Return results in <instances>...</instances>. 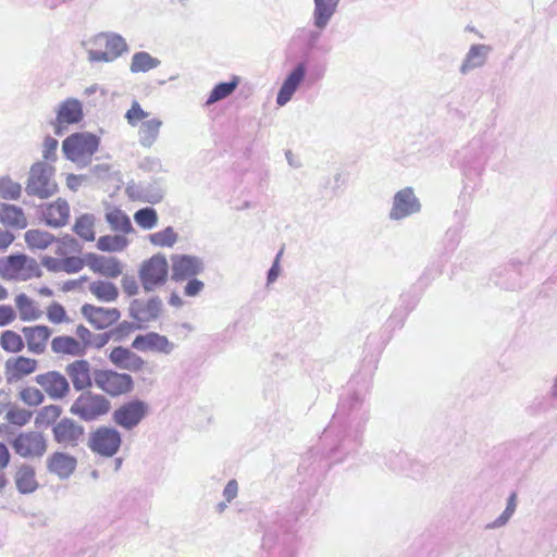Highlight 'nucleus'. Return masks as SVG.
<instances>
[{
	"instance_id": "1a4fd4ad",
	"label": "nucleus",
	"mask_w": 557,
	"mask_h": 557,
	"mask_svg": "<svg viewBox=\"0 0 557 557\" xmlns=\"http://www.w3.org/2000/svg\"><path fill=\"white\" fill-rule=\"evenodd\" d=\"M122 444L121 433L110 426H100L90 434L88 446L92 453L106 458L114 456Z\"/></svg>"
},
{
	"instance_id": "c85d7f7f",
	"label": "nucleus",
	"mask_w": 557,
	"mask_h": 557,
	"mask_svg": "<svg viewBox=\"0 0 557 557\" xmlns=\"http://www.w3.org/2000/svg\"><path fill=\"white\" fill-rule=\"evenodd\" d=\"M45 221L48 225L53 227L63 226L66 224L70 216V206L63 199L48 205L42 211Z\"/></svg>"
},
{
	"instance_id": "6e6552de",
	"label": "nucleus",
	"mask_w": 557,
	"mask_h": 557,
	"mask_svg": "<svg viewBox=\"0 0 557 557\" xmlns=\"http://www.w3.org/2000/svg\"><path fill=\"white\" fill-rule=\"evenodd\" d=\"M422 209L420 199L412 187L407 186L395 193L388 218L392 221H401L411 215L418 214Z\"/></svg>"
},
{
	"instance_id": "f03ea898",
	"label": "nucleus",
	"mask_w": 557,
	"mask_h": 557,
	"mask_svg": "<svg viewBox=\"0 0 557 557\" xmlns=\"http://www.w3.org/2000/svg\"><path fill=\"white\" fill-rule=\"evenodd\" d=\"M125 120L129 126L138 128L137 138L141 147L151 148L157 143L163 122L157 116H151L138 101H133L125 113Z\"/></svg>"
},
{
	"instance_id": "20e7f679",
	"label": "nucleus",
	"mask_w": 557,
	"mask_h": 557,
	"mask_svg": "<svg viewBox=\"0 0 557 557\" xmlns=\"http://www.w3.org/2000/svg\"><path fill=\"white\" fill-rule=\"evenodd\" d=\"M53 175L54 169L51 165L44 162L33 164L26 183V193L40 199L49 198L58 189Z\"/></svg>"
},
{
	"instance_id": "8fccbe9b",
	"label": "nucleus",
	"mask_w": 557,
	"mask_h": 557,
	"mask_svg": "<svg viewBox=\"0 0 557 557\" xmlns=\"http://www.w3.org/2000/svg\"><path fill=\"white\" fill-rule=\"evenodd\" d=\"M61 412V408L57 405L46 406L40 410L37 417V423L50 424L60 417Z\"/></svg>"
},
{
	"instance_id": "603ef678",
	"label": "nucleus",
	"mask_w": 557,
	"mask_h": 557,
	"mask_svg": "<svg viewBox=\"0 0 557 557\" xmlns=\"http://www.w3.org/2000/svg\"><path fill=\"white\" fill-rule=\"evenodd\" d=\"M187 283L184 286V295L187 297H197L205 288V283L198 278L191 277L186 280Z\"/></svg>"
},
{
	"instance_id": "6e6d98bb",
	"label": "nucleus",
	"mask_w": 557,
	"mask_h": 557,
	"mask_svg": "<svg viewBox=\"0 0 557 557\" xmlns=\"http://www.w3.org/2000/svg\"><path fill=\"white\" fill-rule=\"evenodd\" d=\"M41 264L50 272H62V258L46 256L41 259Z\"/></svg>"
},
{
	"instance_id": "4c0bfd02",
	"label": "nucleus",
	"mask_w": 557,
	"mask_h": 557,
	"mask_svg": "<svg viewBox=\"0 0 557 557\" xmlns=\"http://www.w3.org/2000/svg\"><path fill=\"white\" fill-rule=\"evenodd\" d=\"M25 242L30 249L44 250L54 242V237L45 231L29 230L25 233Z\"/></svg>"
},
{
	"instance_id": "c756f323",
	"label": "nucleus",
	"mask_w": 557,
	"mask_h": 557,
	"mask_svg": "<svg viewBox=\"0 0 557 557\" xmlns=\"http://www.w3.org/2000/svg\"><path fill=\"white\" fill-rule=\"evenodd\" d=\"M89 293L102 302H114L119 297V288L110 281L96 280L88 286Z\"/></svg>"
},
{
	"instance_id": "4be33fe9",
	"label": "nucleus",
	"mask_w": 557,
	"mask_h": 557,
	"mask_svg": "<svg viewBox=\"0 0 557 557\" xmlns=\"http://www.w3.org/2000/svg\"><path fill=\"white\" fill-rule=\"evenodd\" d=\"M491 52L492 47L488 45H471L459 66L460 74L467 75L476 69L483 67L487 62Z\"/></svg>"
},
{
	"instance_id": "dca6fc26",
	"label": "nucleus",
	"mask_w": 557,
	"mask_h": 557,
	"mask_svg": "<svg viewBox=\"0 0 557 557\" xmlns=\"http://www.w3.org/2000/svg\"><path fill=\"white\" fill-rule=\"evenodd\" d=\"M35 381L51 399H62L70 392L66 377L57 371L38 374Z\"/></svg>"
},
{
	"instance_id": "ea45409f",
	"label": "nucleus",
	"mask_w": 557,
	"mask_h": 557,
	"mask_svg": "<svg viewBox=\"0 0 557 557\" xmlns=\"http://www.w3.org/2000/svg\"><path fill=\"white\" fill-rule=\"evenodd\" d=\"M134 221L143 230H152L158 225L159 216L156 209L145 207L134 213Z\"/></svg>"
},
{
	"instance_id": "2eb2a0df",
	"label": "nucleus",
	"mask_w": 557,
	"mask_h": 557,
	"mask_svg": "<svg viewBox=\"0 0 557 557\" xmlns=\"http://www.w3.org/2000/svg\"><path fill=\"white\" fill-rule=\"evenodd\" d=\"M162 307V300L156 296L134 299L129 305V315L140 323H149L160 317Z\"/></svg>"
},
{
	"instance_id": "37998d69",
	"label": "nucleus",
	"mask_w": 557,
	"mask_h": 557,
	"mask_svg": "<svg viewBox=\"0 0 557 557\" xmlns=\"http://www.w3.org/2000/svg\"><path fill=\"white\" fill-rule=\"evenodd\" d=\"M22 186L10 176L0 177V197L8 200H15L21 196Z\"/></svg>"
},
{
	"instance_id": "bf43d9fd",
	"label": "nucleus",
	"mask_w": 557,
	"mask_h": 557,
	"mask_svg": "<svg viewBox=\"0 0 557 557\" xmlns=\"http://www.w3.org/2000/svg\"><path fill=\"white\" fill-rule=\"evenodd\" d=\"M112 334H113V332L92 334L88 346H91L95 348H102L104 345L108 344Z\"/></svg>"
},
{
	"instance_id": "2f4dec72",
	"label": "nucleus",
	"mask_w": 557,
	"mask_h": 557,
	"mask_svg": "<svg viewBox=\"0 0 557 557\" xmlns=\"http://www.w3.org/2000/svg\"><path fill=\"white\" fill-rule=\"evenodd\" d=\"M161 60L152 57L149 52L138 51L132 55L129 71L133 74L147 73L159 67Z\"/></svg>"
},
{
	"instance_id": "5701e85b",
	"label": "nucleus",
	"mask_w": 557,
	"mask_h": 557,
	"mask_svg": "<svg viewBox=\"0 0 557 557\" xmlns=\"http://www.w3.org/2000/svg\"><path fill=\"white\" fill-rule=\"evenodd\" d=\"M306 75V67L304 64H298L285 78L281 89L277 92L276 103L281 107L290 101L295 91L302 83Z\"/></svg>"
},
{
	"instance_id": "c03bdc74",
	"label": "nucleus",
	"mask_w": 557,
	"mask_h": 557,
	"mask_svg": "<svg viewBox=\"0 0 557 557\" xmlns=\"http://www.w3.org/2000/svg\"><path fill=\"white\" fill-rule=\"evenodd\" d=\"M238 85V78L235 77L232 82L227 83H220L218 84L209 95V98L207 100V104H212L216 101H220L222 99H225L228 97L237 87Z\"/></svg>"
},
{
	"instance_id": "79ce46f5",
	"label": "nucleus",
	"mask_w": 557,
	"mask_h": 557,
	"mask_svg": "<svg viewBox=\"0 0 557 557\" xmlns=\"http://www.w3.org/2000/svg\"><path fill=\"white\" fill-rule=\"evenodd\" d=\"M79 251L81 246L72 236H64L55 242L54 253L60 258H66Z\"/></svg>"
},
{
	"instance_id": "ddd939ff",
	"label": "nucleus",
	"mask_w": 557,
	"mask_h": 557,
	"mask_svg": "<svg viewBox=\"0 0 557 557\" xmlns=\"http://www.w3.org/2000/svg\"><path fill=\"white\" fill-rule=\"evenodd\" d=\"M132 347L141 352L171 355L176 348V345L165 335L157 332H148L137 335L133 339Z\"/></svg>"
},
{
	"instance_id": "7c9ffc66",
	"label": "nucleus",
	"mask_w": 557,
	"mask_h": 557,
	"mask_svg": "<svg viewBox=\"0 0 557 557\" xmlns=\"http://www.w3.org/2000/svg\"><path fill=\"white\" fill-rule=\"evenodd\" d=\"M0 222L9 227L25 228L27 225L26 216L20 207L14 205H0Z\"/></svg>"
},
{
	"instance_id": "0eeeda50",
	"label": "nucleus",
	"mask_w": 557,
	"mask_h": 557,
	"mask_svg": "<svg viewBox=\"0 0 557 557\" xmlns=\"http://www.w3.org/2000/svg\"><path fill=\"white\" fill-rule=\"evenodd\" d=\"M95 385L112 397L129 393L134 387L129 374L113 370H96L92 374Z\"/></svg>"
},
{
	"instance_id": "0e129e2a",
	"label": "nucleus",
	"mask_w": 557,
	"mask_h": 557,
	"mask_svg": "<svg viewBox=\"0 0 557 557\" xmlns=\"http://www.w3.org/2000/svg\"><path fill=\"white\" fill-rule=\"evenodd\" d=\"M10 458H11V455H10L8 447L3 443L0 442V470L8 467L9 462H10Z\"/></svg>"
},
{
	"instance_id": "a211bd4d",
	"label": "nucleus",
	"mask_w": 557,
	"mask_h": 557,
	"mask_svg": "<svg viewBox=\"0 0 557 557\" xmlns=\"http://www.w3.org/2000/svg\"><path fill=\"white\" fill-rule=\"evenodd\" d=\"M86 265L92 272L109 278H116L123 272V265L115 257L87 253Z\"/></svg>"
},
{
	"instance_id": "e433bc0d",
	"label": "nucleus",
	"mask_w": 557,
	"mask_h": 557,
	"mask_svg": "<svg viewBox=\"0 0 557 557\" xmlns=\"http://www.w3.org/2000/svg\"><path fill=\"white\" fill-rule=\"evenodd\" d=\"M129 244L125 235H104L99 237L97 248L102 251L117 252L123 251Z\"/></svg>"
},
{
	"instance_id": "412c9836",
	"label": "nucleus",
	"mask_w": 557,
	"mask_h": 557,
	"mask_svg": "<svg viewBox=\"0 0 557 557\" xmlns=\"http://www.w3.org/2000/svg\"><path fill=\"white\" fill-rule=\"evenodd\" d=\"M46 463L50 473L60 480H66L74 473L77 459L67 453L55 451L47 458Z\"/></svg>"
},
{
	"instance_id": "de8ad7c7",
	"label": "nucleus",
	"mask_w": 557,
	"mask_h": 557,
	"mask_svg": "<svg viewBox=\"0 0 557 557\" xmlns=\"http://www.w3.org/2000/svg\"><path fill=\"white\" fill-rule=\"evenodd\" d=\"M5 418L10 423L23 426L30 420L32 412L26 409L14 408L7 412Z\"/></svg>"
},
{
	"instance_id": "9b49d317",
	"label": "nucleus",
	"mask_w": 557,
	"mask_h": 557,
	"mask_svg": "<svg viewBox=\"0 0 557 557\" xmlns=\"http://www.w3.org/2000/svg\"><path fill=\"white\" fill-rule=\"evenodd\" d=\"M13 449L23 458L41 457L47 450V441L40 432L21 433L12 443Z\"/></svg>"
},
{
	"instance_id": "338daca9",
	"label": "nucleus",
	"mask_w": 557,
	"mask_h": 557,
	"mask_svg": "<svg viewBox=\"0 0 557 557\" xmlns=\"http://www.w3.org/2000/svg\"><path fill=\"white\" fill-rule=\"evenodd\" d=\"M83 180H84L83 176L71 174L66 178V185L72 190H76L81 186Z\"/></svg>"
},
{
	"instance_id": "bb28decb",
	"label": "nucleus",
	"mask_w": 557,
	"mask_h": 557,
	"mask_svg": "<svg viewBox=\"0 0 557 557\" xmlns=\"http://www.w3.org/2000/svg\"><path fill=\"white\" fill-rule=\"evenodd\" d=\"M22 332L26 339L27 348L30 352L42 354L45 351L48 338L51 335V331L48 326H25L23 327Z\"/></svg>"
},
{
	"instance_id": "864d4df0",
	"label": "nucleus",
	"mask_w": 557,
	"mask_h": 557,
	"mask_svg": "<svg viewBox=\"0 0 557 557\" xmlns=\"http://www.w3.org/2000/svg\"><path fill=\"white\" fill-rule=\"evenodd\" d=\"M121 285L123 292L129 297L137 295L139 292L138 283L134 276L124 275L121 280Z\"/></svg>"
},
{
	"instance_id": "f257e3e1",
	"label": "nucleus",
	"mask_w": 557,
	"mask_h": 557,
	"mask_svg": "<svg viewBox=\"0 0 557 557\" xmlns=\"http://www.w3.org/2000/svg\"><path fill=\"white\" fill-rule=\"evenodd\" d=\"M90 63H111L128 51V45L120 34L107 32L89 36L81 41Z\"/></svg>"
},
{
	"instance_id": "b1692460",
	"label": "nucleus",
	"mask_w": 557,
	"mask_h": 557,
	"mask_svg": "<svg viewBox=\"0 0 557 557\" xmlns=\"http://www.w3.org/2000/svg\"><path fill=\"white\" fill-rule=\"evenodd\" d=\"M109 359L117 368L134 372L140 371L145 366V361L140 356L122 346L112 349Z\"/></svg>"
},
{
	"instance_id": "72a5a7b5",
	"label": "nucleus",
	"mask_w": 557,
	"mask_h": 557,
	"mask_svg": "<svg viewBox=\"0 0 557 557\" xmlns=\"http://www.w3.org/2000/svg\"><path fill=\"white\" fill-rule=\"evenodd\" d=\"M15 306L22 321H34L41 317V311L37 304L25 294H20L15 297Z\"/></svg>"
},
{
	"instance_id": "58836bf2",
	"label": "nucleus",
	"mask_w": 557,
	"mask_h": 557,
	"mask_svg": "<svg viewBox=\"0 0 557 557\" xmlns=\"http://www.w3.org/2000/svg\"><path fill=\"white\" fill-rule=\"evenodd\" d=\"M148 240L156 247L171 248L177 243L178 234L172 226H168L162 231L150 234Z\"/></svg>"
},
{
	"instance_id": "cd10ccee",
	"label": "nucleus",
	"mask_w": 557,
	"mask_h": 557,
	"mask_svg": "<svg viewBox=\"0 0 557 557\" xmlns=\"http://www.w3.org/2000/svg\"><path fill=\"white\" fill-rule=\"evenodd\" d=\"M73 386L77 391L85 389L92 384L90 376V364L87 360H76L66 367Z\"/></svg>"
},
{
	"instance_id": "69168bd1",
	"label": "nucleus",
	"mask_w": 557,
	"mask_h": 557,
	"mask_svg": "<svg viewBox=\"0 0 557 557\" xmlns=\"http://www.w3.org/2000/svg\"><path fill=\"white\" fill-rule=\"evenodd\" d=\"M14 240V235L9 231H3L0 228V248H8L12 242Z\"/></svg>"
},
{
	"instance_id": "9d476101",
	"label": "nucleus",
	"mask_w": 557,
	"mask_h": 557,
	"mask_svg": "<svg viewBox=\"0 0 557 557\" xmlns=\"http://www.w3.org/2000/svg\"><path fill=\"white\" fill-rule=\"evenodd\" d=\"M149 405L139 399L127 401L116 408L112 413L113 422L126 431L138 426L148 416Z\"/></svg>"
},
{
	"instance_id": "c9c22d12",
	"label": "nucleus",
	"mask_w": 557,
	"mask_h": 557,
	"mask_svg": "<svg viewBox=\"0 0 557 557\" xmlns=\"http://www.w3.org/2000/svg\"><path fill=\"white\" fill-rule=\"evenodd\" d=\"M106 221L113 231L121 232L123 235L129 234L134 231L129 218L121 209L113 208L108 210L106 213Z\"/></svg>"
},
{
	"instance_id": "f8f14e48",
	"label": "nucleus",
	"mask_w": 557,
	"mask_h": 557,
	"mask_svg": "<svg viewBox=\"0 0 557 557\" xmlns=\"http://www.w3.org/2000/svg\"><path fill=\"white\" fill-rule=\"evenodd\" d=\"M36 270V261L25 255H15L0 259V272L10 278L25 281L29 278Z\"/></svg>"
},
{
	"instance_id": "f704fd0d",
	"label": "nucleus",
	"mask_w": 557,
	"mask_h": 557,
	"mask_svg": "<svg viewBox=\"0 0 557 557\" xmlns=\"http://www.w3.org/2000/svg\"><path fill=\"white\" fill-rule=\"evenodd\" d=\"M15 484L21 493H33L38 486L33 467L21 466L15 474Z\"/></svg>"
},
{
	"instance_id": "09e8293b",
	"label": "nucleus",
	"mask_w": 557,
	"mask_h": 557,
	"mask_svg": "<svg viewBox=\"0 0 557 557\" xmlns=\"http://www.w3.org/2000/svg\"><path fill=\"white\" fill-rule=\"evenodd\" d=\"M86 264V258L82 259L76 255L67 256L66 258H62V272L65 273H77L81 271Z\"/></svg>"
},
{
	"instance_id": "7ed1b4c3",
	"label": "nucleus",
	"mask_w": 557,
	"mask_h": 557,
	"mask_svg": "<svg viewBox=\"0 0 557 557\" xmlns=\"http://www.w3.org/2000/svg\"><path fill=\"white\" fill-rule=\"evenodd\" d=\"M99 138L90 133H75L62 144L65 157L79 166H86L97 151Z\"/></svg>"
},
{
	"instance_id": "774afa93",
	"label": "nucleus",
	"mask_w": 557,
	"mask_h": 557,
	"mask_svg": "<svg viewBox=\"0 0 557 557\" xmlns=\"http://www.w3.org/2000/svg\"><path fill=\"white\" fill-rule=\"evenodd\" d=\"M109 164H98L92 169L94 174L99 178H106L110 172Z\"/></svg>"
},
{
	"instance_id": "052dcab7",
	"label": "nucleus",
	"mask_w": 557,
	"mask_h": 557,
	"mask_svg": "<svg viewBox=\"0 0 557 557\" xmlns=\"http://www.w3.org/2000/svg\"><path fill=\"white\" fill-rule=\"evenodd\" d=\"M282 256V251H280L272 264V267L270 268L269 272H268V277H267V283L268 285L274 283L280 273H281V268H280V258Z\"/></svg>"
},
{
	"instance_id": "423d86ee",
	"label": "nucleus",
	"mask_w": 557,
	"mask_h": 557,
	"mask_svg": "<svg viewBox=\"0 0 557 557\" xmlns=\"http://www.w3.org/2000/svg\"><path fill=\"white\" fill-rule=\"evenodd\" d=\"M110 401L92 392L82 393L71 405L70 412L84 421H94L110 410Z\"/></svg>"
},
{
	"instance_id": "473e14b6",
	"label": "nucleus",
	"mask_w": 557,
	"mask_h": 557,
	"mask_svg": "<svg viewBox=\"0 0 557 557\" xmlns=\"http://www.w3.org/2000/svg\"><path fill=\"white\" fill-rule=\"evenodd\" d=\"M51 349L55 354L72 356L84 355V345L71 336H57L51 342Z\"/></svg>"
},
{
	"instance_id": "49530a36",
	"label": "nucleus",
	"mask_w": 557,
	"mask_h": 557,
	"mask_svg": "<svg viewBox=\"0 0 557 557\" xmlns=\"http://www.w3.org/2000/svg\"><path fill=\"white\" fill-rule=\"evenodd\" d=\"M20 398L28 406H38L44 401V394L36 387L29 386L20 392Z\"/></svg>"
},
{
	"instance_id": "6ab92c4d",
	"label": "nucleus",
	"mask_w": 557,
	"mask_h": 557,
	"mask_svg": "<svg viewBox=\"0 0 557 557\" xmlns=\"http://www.w3.org/2000/svg\"><path fill=\"white\" fill-rule=\"evenodd\" d=\"M55 123L58 133L62 127L79 123L84 117L83 103L76 98H66L57 108Z\"/></svg>"
},
{
	"instance_id": "4d7b16f0",
	"label": "nucleus",
	"mask_w": 557,
	"mask_h": 557,
	"mask_svg": "<svg viewBox=\"0 0 557 557\" xmlns=\"http://www.w3.org/2000/svg\"><path fill=\"white\" fill-rule=\"evenodd\" d=\"M16 318L14 309L10 306H0V326H5L12 323Z\"/></svg>"
},
{
	"instance_id": "a878e982",
	"label": "nucleus",
	"mask_w": 557,
	"mask_h": 557,
	"mask_svg": "<svg viewBox=\"0 0 557 557\" xmlns=\"http://www.w3.org/2000/svg\"><path fill=\"white\" fill-rule=\"evenodd\" d=\"M341 0H313L312 21L320 32L324 30L337 11Z\"/></svg>"
},
{
	"instance_id": "13d9d810",
	"label": "nucleus",
	"mask_w": 557,
	"mask_h": 557,
	"mask_svg": "<svg viewBox=\"0 0 557 557\" xmlns=\"http://www.w3.org/2000/svg\"><path fill=\"white\" fill-rule=\"evenodd\" d=\"M515 512L510 511L509 509H506L491 523L487 524L488 529H499L505 527L508 521L511 519Z\"/></svg>"
},
{
	"instance_id": "4468645a",
	"label": "nucleus",
	"mask_w": 557,
	"mask_h": 557,
	"mask_svg": "<svg viewBox=\"0 0 557 557\" xmlns=\"http://www.w3.org/2000/svg\"><path fill=\"white\" fill-rule=\"evenodd\" d=\"M172 262V280L182 282L201 274L205 264L201 258L191 255H173Z\"/></svg>"
},
{
	"instance_id": "393cba45",
	"label": "nucleus",
	"mask_w": 557,
	"mask_h": 557,
	"mask_svg": "<svg viewBox=\"0 0 557 557\" xmlns=\"http://www.w3.org/2000/svg\"><path fill=\"white\" fill-rule=\"evenodd\" d=\"M37 361L27 357L10 358L5 362V375L9 382H16L36 371Z\"/></svg>"
},
{
	"instance_id": "f3484780",
	"label": "nucleus",
	"mask_w": 557,
	"mask_h": 557,
	"mask_svg": "<svg viewBox=\"0 0 557 557\" xmlns=\"http://www.w3.org/2000/svg\"><path fill=\"white\" fill-rule=\"evenodd\" d=\"M82 314L99 330L111 326L121 317V312L116 308L97 307L89 304L82 307Z\"/></svg>"
},
{
	"instance_id": "3c124183",
	"label": "nucleus",
	"mask_w": 557,
	"mask_h": 557,
	"mask_svg": "<svg viewBox=\"0 0 557 557\" xmlns=\"http://www.w3.org/2000/svg\"><path fill=\"white\" fill-rule=\"evenodd\" d=\"M47 315H48L49 321L52 323H61L66 320L65 310H64L63 306H61L58 302H53L48 307Z\"/></svg>"
},
{
	"instance_id": "a18cd8bd",
	"label": "nucleus",
	"mask_w": 557,
	"mask_h": 557,
	"mask_svg": "<svg viewBox=\"0 0 557 557\" xmlns=\"http://www.w3.org/2000/svg\"><path fill=\"white\" fill-rule=\"evenodd\" d=\"M0 346L8 352H18L23 349L24 342L14 331H4L0 337Z\"/></svg>"
},
{
	"instance_id": "680f3d73",
	"label": "nucleus",
	"mask_w": 557,
	"mask_h": 557,
	"mask_svg": "<svg viewBox=\"0 0 557 557\" xmlns=\"http://www.w3.org/2000/svg\"><path fill=\"white\" fill-rule=\"evenodd\" d=\"M237 493H238L237 482L235 480L228 481V483L226 484V486L224 487V491H223V496H224L226 503H231L237 496Z\"/></svg>"
},
{
	"instance_id": "aec40b11",
	"label": "nucleus",
	"mask_w": 557,
	"mask_h": 557,
	"mask_svg": "<svg viewBox=\"0 0 557 557\" xmlns=\"http://www.w3.org/2000/svg\"><path fill=\"white\" fill-rule=\"evenodd\" d=\"M84 435V428L72 419L64 418L53 428V437L64 446H77Z\"/></svg>"
},
{
	"instance_id": "e2e57ef3",
	"label": "nucleus",
	"mask_w": 557,
	"mask_h": 557,
	"mask_svg": "<svg viewBox=\"0 0 557 557\" xmlns=\"http://www.w3.org/2000/svg\"><path fill=\"white\" fill-rule=\"evenodd\" d=\"M76 335L81 338L82 345H84V349H85L86 346H88V344L90 342L92 333L84 325H78L76 329Z\"/></svg>"
},
{
	"instance_id": "a19ab883",
	"label": "nucleus",
	"mask_w": 557,
	"mask_h": 557,
	"mask_svg": "<svg viewBox=\"0 0 557 557\" xmlns=\"http://www.w3.org/2000/svg\"><path fill=\"white\" fill-rule=\"evenodd\" d=\"M94 225V215L84 214L76 220L74 224V231L79 237L84 238L85 240L91 242L95 239Z\"/></svg>"
},
{
	"instance_id": "39448f33",
	"label": "nucleus",
	"mask_w": 557,
	"mask_h": 557,
	"mask_svg": "<svg viewBox=\"0 0 557 557\" xmlns=\"http://www.w3.org/2000/svg\"><path fill=\"white\" fill-rule=\"evenodd\" d=\"M138 276L146 292L163 286L169 276V263L164 255L156 253L145 260L138 270Z\"/></svg>"
},
{
	"instance_id": "5fc2aeb1",
	"label": "nucleus",
	"mask_w": 557,
	"mask_h": 557,
	"mask_svg": "<svg viewBox=\"0 0 557 557\" xmlns=\"http://www.w3.org/2000/svg\"><path fill=\"white\" fill-rule=\"evenodd\" d=\"M58 148V140L52 137H47L42 146V157L46 160H54L55 151Z\"/></svg>"
}]
</instances>
